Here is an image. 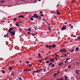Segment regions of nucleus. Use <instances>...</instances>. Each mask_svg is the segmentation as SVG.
I'll return each mask as SVG.
<instances>
[{
  "instance_id": "1",
  "label": "nucleus",
  "mask_w": 80,
  "mask_h": 80,
  "mask_svg": "<svg viewBox=\"0 0 80 80\" xmlns=\"http://www.w3.org/2000/svg\"><path fill=\"white\" fill-rule=\"evenodd\" d=\"M32 17L34 18V17H36V18L38 19H40L42 18V17L38 16L37 14H34L32 16Z\"/></svg>"
},
{
  "instance_id": "2",
  "label": "nucleus",
  "mask_w": 80,
  "mask_h": 80,
  "mask_svg": "<svg viewBox=\"0 0 80 80\" xmlns=\"http://www.w3.org/2000/svg\"><path fill=\"white\" fill-rule=\"evenodd\" d=\"M60 52L61 53H65L67 52V50L65 49H61Z\"/></svg>"
},
{
  "instance_id": "3",
  "label": "nucleus",
  "mask_w": 80,
  "mask_h": 80,
  "mask_svg": "<svg viewBox=\"0 0 80 80\" xmlns=\"http://www.w3.org/2000/svg\"><path fill=\"white\" fill-rule=\"evenodd\" d=\"M67 29V26L66 25H63V27L61 28V30L63 31L66 30Z\"/></svg>"
},
{
  "instance_id": "4",
  "label": "nucleus",
  "mask_w": 80,
  "mask_h": 80,
  "mask_svg": "<svg viewBox=\"0 0 80 80\" xmlns=\"http://www.w3.org/2000/svg\"><path fill=\"white\" fill-rule=\"evenodd\" d=\"M46 47L47 48H49V50H50L52 48V46L51 45H46Z\"/></svg>"
},
{
  "instance_id": "5",
  "label": "nucleus",
  "mask_w": 80,
  "mask_h": 80,
  "mask_svg": "<svg viewBox=\"0 0 80 80\" xmlns=\"http://www.w3.org/2000/svg\"><path fill=\"white\" fill-rule=\"evenodd\" d=\"M10 33L11 34V36H14L15 34V31H13V32H12V31L10 32Z\"/></svg>"
},
{
  "instance_id": "6",
  "label": "nucleus",
  "mask_w": 80,
  "mask_h": 80,
  "mask_svg": "<svg viewBox=\"0 0 80 80\" xmlns=\"http://www.w3.org/2000/svg\"><path fill=\"white\" fill-rule=\"evenodd\" d=\"M13 28H10L9 29H8V32L9 33V32H12V31H12V30H13Z\"/></svg>"
},
{
  "instance_id": "7",
  "label": "nucleus",
  "mask_w": 80,
  "mask_h": 80,
  "mask_svg": "<svg viewBox=\"0 0 80 80\" xmlns=\"http://www.w3.org/2000/svg\"><path fill=\"white\" fill-rule=\"evenodd\" d=\"M56 46H57V45H56V44H52L51 46V47H52L53 48H54L55 47H56Z\"/></svg>"
},
{
  "instance_id": "8",
  "label": "nucleus",
  "mask_w": 80,
  "mask_h": 80,
  "mask_svg": "<svg viewBox=\"0 0 80 80\" xmlns=\"http://www.w3.org/2000/svg\"><path fill=\"white\" fill-rule=\"evenodd\" d=\"M54 58H51L50 60H49L50 62H53L54 61Z\"/></svg>"
},
{
  "instance_id": "9",
  "label": "nucleus",
  "mask_w": 80,
  "mask_h": 80,
  "mask_svg": "<svg viewBox=\"0 0 80 80\" xmlns=\"http://www.w3.org/2000/svg\"><path fill=\"white\" fill-rule=\"evenodd\" d=\"M69 26H70V27L71 28H73V26H72V24H69Z\"/></svg>"
},
{
  "instance_id": "10",
  "label": "nucleus",
  "mask_w": 80,
  "mask_h": 80,
  "mask_svg": "<svg viewBox=\"0 0 80 80\" xmlns=\"http://www.w3.org/2000/svg\"><path fill=\"white\" fill-rule=\"evenodd\" d=\"M79 50V48H78V47H77L76 48V49H75V51H78V50Z\"/></svg>"
},
{
  "instance_id": "11",
  "label": "nucleus",
  "mask_w": 80,
  "mask_h": 80,
  "mask_svg": "<svg viewBox=\"0 0 80 80\" xmlns=\"http://www.w3.org/2000/svg\"><path fill=\"white\" fill-rule=\"evenodd\" d=\"M63 64V62H61V63H59L58 64V65H59V66H60Z\"/></svg>"
},
{
  "instance_id": "12",
  "label": "nucleus",
  "mask_w": 80,
  "mask_h": 80,
  "mask_svg": "<svg viewBox=\"0 0 80 80\" xmlns=\"http://www.w3.org/2000/svg\"><path fill=\"white\" fill-rule=\"evenodd\" d=\"M12 69H13V68L12 67H8V70H11Z\"/></svg>"
},
{
  "instance_id": "13",
  "label": "nucleus",
  "mask_w": 80,
  "mask_h": 80,
  "mask_svg": "<svg viewBox=\"0 0 80 80\" xmlns=\"http://www.w3.org/2000/svg\"><path fill=\"white\" fill-rule=\"evenodd\" d=\"M79 71H76V73H77L78 75H79V73H78V72Z\"/></svg>"
},
{
  "instance_id": "14",
  "label": "nucleus",
  "mask_w": 80,
  "mask_h": 80,
  "mask_svg": "<svg viewBox=\"0 0 80 80\" xmlns=\"http://www.w3.org/2000/svg\"><path fill=\"white\" fill-rule=\"evenodd\" d=\"M71 80H74V78L73 77H71Z\"/></svg>"
},
{
  "instance_id": "15",
  "label": "nucleus",
  "mask_w": 80,
  "mask_h": 80,
  "mask_svg": "<svg viewBox=\"0 0 80 80\" xmlns=\"http://www.w3.org/2000/svg\"><path fill=\"white\" fill-rule=\"evenodd\" d=\"M64 77H65V80H67V79H68L67 76H66V75H65Z\"/></svg>"
},
{
  "instance_id": "16",
  "label": "nucleus",
  "mask_w": 80,
  "mask_h": 80,
  "mask_svg": "<svg viewBox=\"0 0 80 80\" xmlns=\"http://www.w3.org/2000/svg\"><path fill=\"white\" fill-rule=\"evenodd\" d=\"M1 72H2V73L3 74H5V71L3 70H1Z\"/></svg>"
},
{
  "instance_id": "17",
  "label": "nucleus",
  "mask_w": 80,
  "mask_h": 80,
  "mask_svg": "<svg viewBox=\"0 0 80 80\" xmlns=\"http://www.w3.org/2000/svg\"><path fill=\"white\" fill-rule=\"evenodd\" d=\"M19 18H25V17L24 16H23L22 15H20V16H19Z\"/></svg>"
},
{
  "instance_id": "18",
  "label": "nucleus",
  "mask_w": 80,
  "mask_h": 80,
  "mask_svg": "<svg viewBox=\"0 0 80 80\" xmlns=\"http://www.w3.org/2000/svg\"><path fill=\"white\" fill-rule=\"evenodd\" d=\"M37 26H35L34 27V29H35V30H38V28H37Z\"/></svg>"
},
{
  "instance_id": "19",
  "label": "nucleus",
  "mask_w": 80,
  "mask_h": 80,
  "mask_svg": "<svg viewBox=\"0 0 80 80\" xmlns=\"http://www.w3.org/2000/svg\"><path fill=\"white\" fill-rule=\"evenodd\" d=\"M31 34L32 35V36H34L35 35V33H32V34Z\"/></svg>"
},
{
  "instance_id": "20",
  "label": "nucleus",
  "mask_w": 80,
  "mask_h": 80,
  "mask_svg": "<svg viewBox=\"0 0 80 80\" xmlns=\"http://www.w3.org/2000/svg\"><path fill=\"white\" fill-rule=\"evenodd\" d=\"M46 24H47L48 25H49V26H50V24L48 22H47Z\"/></svg>"
},
{
  "instance_id": "21",
  "label": "nucleus",
  "mask_w": 80,
  "mask_h": 80,
  "mask_svg": "<svg viewBox=\"0 0 80 80\" xmlns=\"http://www.w3.org/2000/svg\"><path fill=\"white\" fill-rule=\"evenodd\" d=\"M1 3H4L5 2V1L4 0H1V1H0Z\"/></svg>"
},
{
  "instance_id": "22",
  "label": "nucleus",
  "mask_w": 80,
  "mask_h": 80,
  "mask_svg": "<svg viewBox=\"0 0 80 80\" xmlns=\"http://www.w3.org/2000/svg\"><path fill=\"white\" fill-rule=\"evenodd\" d=\"M36 71V72H40V70H39V69H38V70H37Z\"/></svg>"
},
{
  "instance_id": "23",
  "label": "nucleus",
  "mask_w": 80,
  "mask_h": 80,
  "mask_svg": "<svg viewBox=\"0 0 80 80\" xmlns=\"http://www.w3.org/2000/svg\"><path fill=\"white\" fill-rule=\"evenodd\" d=\"M74 51V50H71L70 51V52L71 53H72V52H73Z\"/></svg>"
},
{
  "instance_id": "24",
  "label": "nucleus",
  "mask_w": 80,
  "mask_h": 80,
  "mask_svg": "<svg viewBox=\"0 0 80 80\" xmlns=\"http://www.w3.org/2000/svg\"><path fill=\"white\" fill-rule=\"evenodd\" d=\"M70 54V53H68V54H66V55H65L64 56H63V57H66L67 55H68V54Z\"/></svg>"
},
{
  "instance_id": "25",
  "label": "nucleus",
  "mask_w": 80,
  "mask_h": 80,
  "mask_svg": "<svg viewBox=\"0 0 80 80\" xmlns=\"http://www.w3.org/2000/svg\"><path fill=\"white\" fill-rule=\"evenodd\" d=\"M58 13H57V15H59L60 14V12H59L58 11H57V12Z\"/></svg>"
},
{
  "instance_id": "26",
  "label": "nucleus",
  "mask_w": 80,
  "mask_h": 80,
  "mask_svg": "<svg viewBox=\"0 0 80 80\" xmlns=\"http://www.w3.org/2000/svg\"><path fill=\"white\" fill-rule=\"evenodd\" d=\"M48 30L49 31H51V29L50 28V27L49 26L48 27Z\"/></svg>"
},
{
  "instance_id": "27",
  "label": "nucleus",
  "mask_w": 80,
  "mask_h": 80,
  "mask_svg": "<svg viewBox=\"0 0 80 80\" xmlns=\"http://www.w3.org/2000/svg\"><path fill=\"white\" fill-rule=\"evenodd\" d=\"M51 67H54V64H52L51 65Z\"/></svg>"
},
{
  "instance_id": "28",
  "label": "nucleus",
  "mask_w": 80,
  "mask_h": 80,
  "mask_svg": "<svg viewBox=\"0 0 80 80\" xmlns=\"http://www.w3.org/2000/svg\"><path fill=\"white\" fill-rule=\"evenodd\" d=\"M16 26L17 27H19L20 26H19V24H16Z\"/></svg>"
},
{
  "instance_id": "29",
  "label": "nucleus",
  "mask_w": 80,
  "mask_h": 80,
  "mask_svg": "<svg viewBox=\"0 0 80 80\" xmlns=\"http://www.w3.org/2000/svg\"><path fill=\"white\" fill-rule=\"evenodd\" d=\"M49 62H50V61H46V63H49Z\"/></svg>"
},
{
  "instance_id": "30",
  "label": "nucleus",
  "mask_w": 80,
  "mask_h": 80,
  "mask_svg": "<svg viewBox=\"0 0 80 80\" xmlns=\"http://www.w3.org/2000/svg\"><path fill=\"white\" fill-rule=\"evenodd\" d=\"M30 20L31 21H32L33 20V18H31Z\"/></svg>"
},
{
  "instance_id": "31",
  "label": "nucleus",
  "mask_w": 80,
  "mask_h": 80,
  "mask_svg": "<svg viewBox=\"0 0 80 80\" xmlns=\"http://www.w3.org/2000/svg\"><path fill=\"white\" fill-rule=\"evenodd\" d=\"M52 64V62H50L49 63V66H50Z\"/></svg>"
},
{
  "instance_id": "32",
  "label": "nucleus",
  "mask_w": 80,
  "mask_h": 80,
  "mask_svg": "<svg viewBox=\"0 0 80 80\" xmlns=\"http://www.w3.org/2000/svg\"><path fill=\"white\" fill-rule=\"evenodd\" d=\"M43 20H44V22H47V20H45V19H44V18H43Z\"/></svg>"
},
{
  "instance_id": "33",
  "label": "nucleus",
  "mask_w": 80,
  "mask_h": 80,
  "mask_svg": "<svg viewBox=\"0 0 80 80\" xmlns=\"http://www.w3.org/2000/svg\"><path fill=\"white\" fill-rule=\"evenodd\" d=\"M71 66H68V68H71Z\"/></svg>"
},
{
  "instance_id": "34",
  "label": "nucleus",
  "mask_w": 80,
  "mask_h": 80,
  "mask_svg": "<svg viewBox=\"0 0 80 80\" xmlns=\"http://www.w3.org/2000/svg\"><path fill=\"white\" fill-rule=\"evenodd\" d=\"M16 20H17V19H16V18H14V21H16Z\"/></svg>"
},
{
  "instance_id": "35",
  "label": "nucleus",
  "mask_w": 80,
  "mask_h": 80,
  "mask_svg": "<svg viewBox=\"0 0 80 80\" xmlns=\"http://www.w3.org/2000/svg\"><path fill=\"white\" fill-rule=\"evenodd\" d=\"M38 55L39 56H41V54L40 53H39L38 54Z\"/></svg>"
},
{
  "instance_id": "36",
  "label": "nucleus",
  "mask_w": 80,
  "mask_h": 80,
  "mask_svg": "<svg viewBox=\"0 0 80 80\" xmlns=\"http://www.w3.org/2000/svg\"><path fill=\"white\" fill-rule=\"evenodd\" d=\"M45 59H48V60H50L51 59V58H45Z\"/></svg>"
},
{
  "instance_id": "37",
  "label": "nucleus",
  "mask_w": 80,
  "mask_h": 80,
  "mask_svg": "<svg viewBox=\"0 0 80 80\" xmlns=\"http://www.w3.org/2000/svg\"><path fill=\"white\" fill-rule=\"evenodd\" d=\"M77 38L80 40V37H77Z\"/></svg>"
},
{
  "instance_id": "38",
  "label": "nucleus",
  "mask_w": 80,
  "mask_h": 80,
  "mask_svg": "<svg viewBox=\"0 0 80 80\" xmlns=\"http://www.w3.org/2000/svg\"><path fill=\"white\" fill-rule=\"evenodd\" d=\"M41 17H44V15H43V14H41Z\"/></svg>"
},
{
  "instance_id": "39",
  "label": "nucleus",
  "mask_w": 80,
  "mask_h": 80,
  "mask_svg": "<svg viewBox=\"0 0 80 80\" xmlns=\"http://www.w3.org/2000/svg\"><path fill=\"white\" fill-rule=\"evenodd\" d=\"M11 75H14V73H11Z\"/></svg>"
},
{
  "instance_id": "40",
  "label": "nucleus",
  "mask_w": 80,
  "mask_h": 80,
  "mask_svg": "<svg viewBox=\"0 0 80 80\" xmlns=\"http://www.w3.org/2000/svg\"><path fill=\"white\" fill-rule=\"evenodd\" d=\"M19 79L20 80H22V78L21 77H19Z\"/></svg>"
},
{
  "instance_id": "41",
  "label": "nucleus",
  "mask_w": 80,
  "mask_h": 80,
  "mask_svg": "<svg viewBox=\"0 0 80 80\" xmlns=\"http://www.w3.org/2000/svg\"><path fill=\"white\" fill-rule=\"evenodd\" d=\"M69 59H70V58H66V60H69Z\"/></svg>"
},
{
  "instance_id": "42",
  "label": "nucleus",
  "mask_w": 80,
  "mask_h": 80,
  "mask_svg": "<svg viewBox=\"0 0 80 80\" xmlns=\"http://www.w3.org/2000/svg\"><path fill=\"white\" fill-rule=\"evenodd\" d=\"M7 35L5 34V35H4V37L5 38L7 37Z\"/></svg>"
},
{
  "instance_id": "43",
  "label": "nucleus",
  "mask_w": 80,
  "mask_h": 80,
  "mask_svg": "<svg viewBox=\"0 0 80 80\" xmlns=\"http://www.w3.org/2000/svg\"><path fill=\"white\" fill-rule=\"evenodd\" d=\"M29 67H32V65L31 64H29Z\"/></svg>"
},
{
  "instance_id": "44",
  "label": "nucleus",
  "mask_w": 80,
  "mask_h": 80,
  "mask_svg": "<svg viewBox=\"0 0 80 80\" xmlns=\"http://www.w3.org/2000/svg\"><path fill=\"white\" fill-rule=\"evenodd\" d=\"M26 63L27 64L29 63V61H27V62H26Z\"/></svg>"
},
{
  "instance_id": "45",
  "label": "nucleus",
  "mask_w": 80,
  "mask_h": 80,
  "mask_svg": "<svg viewBox=\"0 0 80 80\" xmlns=\"http://www.w3.org/2000/svg\"><path fill=\"white\" fill-rule=\"evenodd\" d=\"M33 72H34V73L37 72H36V71H33Z\"/></svg>"
},
{
  "instance_id": "46",
  "label": "nucleus",
  "mask_w": 80,
  "mask_h": 80,
  "mask_svg": "<svg viewBox=\"0 0 80 80\" xmlns=\"http://www.w3.org/2000/svg\"><path fill=\"white\" fill-rule=\"evenodd\" d=\"M65 62H68V61H67V60H66V61H65Z\"/></svg>"
},
{
  "instance_id": "47",
  "label": "nucleus",
  "mask_w": 80,
  "mask_h": 80,
  "mask_svg": "<svg viewBox=\"0 0 80 80\" xmlns=\"http://www.w3.org/2000/svg\"><path fill=\"white\" fill-rule=\"evenodd\" d=\"M27 70L28 71H31V70H30V69H27Z\"/></svg>"
},
{
  "instance_id": "48",
  "label": "nucleus",
  "mask_w": 80,
  "mask_h": 80,
  "mask_svg": "<svg viewBox=\"0 0 80 80\" xmlns=\"http://www.w3.org/2000/svg\"><path fill=\"white\" fill-rule=\"evenodd\" d=\"M65 71L67 72V69H66L64 70Z\"/></svg>"
},
{
  "instance_id": "49",
  "label": "nucleus",
  "mask_w": 80,
  "mask_h": 80,
  "mask_svg": "<svg viewBox=\"0 0 80 80\" xmlns=\"http://www.w3.org/2000/svg\"><path fill=\"white\" fill-rule=\"evenodd\" d=\"M55 59L57 60H58V58H55Z\"/></svg>"
},
{
  "instance_id": "50",
  "label": "nucleus",
  "mask_w": 80,
  "mask_h": 80,
  "mask_svg": "<svg viewBox=\"0 0 80 80\" xmlns=\"http://www.w3.org/2000/svg\"><path fill=\"white\" fill-rule=\"evenodd\" d=\"M39 63H42V60H40V61H39Z\"/></svg>"
},
{
  "instance_id": "51",
  "label": "nucleus",
  "mask_w": 80,
  "mask_h": 80,
  "mask_svg": "<svg viewBox=\"0 0 80 80\" xmlns=\"http://www.w3.org/2000/svg\"><path fill=\"white\" fill-rule=\"evenodd\" d=\"M24 71H28L27 69H24Z\"/></svg>"
},
{
  "instance_id": "52",
  "label": "nucleus",
  "mask_w": 80,
  "mask_h": 80,
  "mask_svg": "<svg viewBox=\"0 0 80 80\" xmlns=\"http://www.w3.org/2000/svg\"><path fill=\"white\" fill-rule=\"evenodd\" d=\"M36 44V42H34L33 44L35 45Z\"/></svg>"
},
{
  "instance_id": "53",
  "label": "nucleus",
  "mask_w": 80,
  "mask_h": 80,
  "mask_svg": "<svg viewBox=\"0 0 80 80\" xmlns=\"http://www.w3.org/2000/svg\"><path fill=\"white\" fill-rule=\"evenodd\" d=\"M53 17H54L55 18H57V17H56L54 15H53Z\"/></svg>"
},
{
  "instance_id": "54",
  "label": "nucleus",
  "mask_w": 80,
  "mask_h": 80,
  "mask_svg": "<svg viewBox=\"0 0 80 80\" xmlns=\"http://www.w3.org/2000/svg\"><path fill=\"white\" fill-rule=\"evenodd\" d=\"M58 73H54V75H58Z\"/></svg>"
},
{
  "instance_id": "55",
  "label": "nucleus",
  "mask_w": 80,
  "mask_h": 80,
  "mask_svg": "<svg viewBox=\"0 0 80 80\" xmlns=\"http://www.w3.org/2000/svg\"><path fill=\"white\" fill-rule=\"evenodd\" d=\"M40 13H41V14H42V13H43L42 12V11H40Z\"/></svg>"
},
{
  "instance_id": "56",
  "label": "nucleus",
  "mask_w": 80,
  "mask_h": 80,
  "mask_svg": "<svg viewBox=\"0 0 80 80\" xmlns=\"http://www.w3.org/2000/svg\"><path fill=\"white\" fill-rule=\"evenodd\" d=\"M63 78H61V79H60V80H63Z\"/></svg>"
},
{
  "instance_id": "57",
  "label": "nucleus",
  "mask_w": 80,
  "mask_h": 80,
  "mask_svg": "<svg viewBox=\"0 0 80 80\" xmlns=\"http://www.w3.org/2000/svg\"><path fill=\"white\" fill-rule=\"evenodd\" d=\"M60 72L59 71H58L57 72V73H59Z\"/></svg>"
},
{
  "instance_id": "58",
  "label": "nucleus",
  "mask_w": 80,
  "mask_h": 80,
  "mask_svg": "<svg viewBox=\"0 0 80 80\" xmlns=\"http://www.w3.org/2000/svg\"><path fill=\"white\" fill-rule=\"evenodd\" d=\"M43 70L45 71H46V70L45 69H44V68L43 69Z\"/></svg>"
},
{
  "instance_id": "59",
  "label": "nucleus",
  "mask_w": 80,
  "mask_h": 80,
  "mask_svg": "<svg viewBox=\"0 0 80 80\" xmlns=\"http://www.w3.org/2000/svg\"><path fill=\"white\" fill-rule=\"evenodd\" d=\"M28 30L29 31H31V29H28Z\"/></svg>"
},
{
  "instance_id": "60",
  "label": "nucleus",
  "mask_w": 80,
  "mask_h": 80,
  "mask_svg": "<svg viewBox=\"0 0 80 80\" xmlns=\"http://www.w3.org/2000/svg\"><path fill=\"white\" fill-rule=\"evenodd\" d=\"M36 41L37 42L38 41V38H36Z\"/></svg>"
},
{
  "instance_id": "61",
  "label": "nucleus",
  "mask_w": 80,
  "mask_h": 80,
  "mask_svg": "<svg viewBox=\"0 0 80 80\" xmlns=\"http://www.w3.org/2000/svg\"><path fill=\"white\" fill-rule=\"evenodd\" d=\"M39 70H41V71L42 70V69H39Z\"/></svg>"
},
{
  "instance_id": "62",
  "label": "nucleus",
  "mask_w": 80,
  "mask_h": 80,
  "mask_svg": "<svg viewBox=\"0 0 80 80\" xmlns=\"http://www.w3.org/2000/svg\"><path fill=\"white\" fill-rule=\"evenodd\" d=\"M7 38H9V37L8 36V34H7Z\"/></svg>"
},
{
  "instance_id": "63",
  "label": "nucleus",
  "mask_w": 80,
  "mask_h": 80,
  "mask_svg": "<svg viewBox=\"0 0 80 80\" xmlns=\"http://www.w3.org/2000/svg\"><path fill=\"white\" fill-rule=\"evenodd\" d=\"M76 37V36H73V37Z\"/></svg>"
},
{
  "instance_id": "64",
  "label": "nucleus",
  "mask_w": 80,
  "mask_h": 80,
  "mask_svg": "<svg viewBox=\"0 0 80 80\" xmlns=\"http://www.w3.org/2000/svg\"><path fill=\"white\" fill-rule=\"evenodd\" d=\"M28 34H30V32H28Z\"/></svg>"
}]
</instances>
